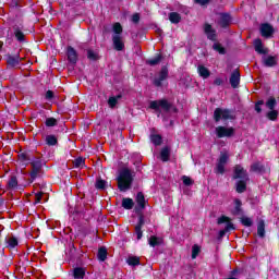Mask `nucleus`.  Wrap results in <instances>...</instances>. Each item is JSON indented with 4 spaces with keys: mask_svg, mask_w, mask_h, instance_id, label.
Segmentation results:
<instances>
[{
    "mask_svg": "<svg viewBox=\"0 0 279 279\" xmlns=\"http://www.w3.org/2000/svg\"><path fill=\"white\" fill-rule=\"evenodd\" d=\"M232 180H236L235 191L238 193L241 194L247 191V183L250 182V173L243 166L235 165L233 167Z\"/></svg>",
    "mask_w": 279,
    "mask_h": 279,
    "instance_id": "f257e3e1",
    "label": "nucleus"
},
{
    "mask_svg": "<svg viewBox=\"0 0 279 279\" xmlns=\"http://www.w3.org/2000/svg\"><path fill=\"white\" fill-rule=\"evenodd\" d=\"M116 180L118 182V189L121 193L130 191V189H132V184L134 183V175H132V170L129 168H123L120 170Z\"/></svg>",
    "mask_w": 279,
    "mask_h": 279,
    "instance_id": "f03ea898",
    "label": "nucleus"
},
{
    "mask_svg": "<svg viewBox=\"0 0 279 279\" xmlns=\"http://www.w3.org/2000/svg\"><path fill=\"white\" fill-rule=\"evenodd\" d=\"M47 165L43 161L40 157H34L31 162V171H29V182H36L37 178H43L45 175V170L43 169Z\"/></svg>",
    "mask_w": 279,
    "mask_h": 279,
    "instance_id": "7ed1b4c3",
    "label": "nucleus"
},
{
    "mask_svg": "<svg viewBox=\"0 0 279 279\" xmlns=\"http://www.w3.org/2000/svg\"><path fill=\"white\" fill-rule=\"evenodd\" d=\"M150 110H155V112H171V102L167 100L166 98L159 99V100H153L149 104Z\"/></svg>",
    "mask_w": 279,
    "mask_h": 279,
    "instance_id": "20e7f679",
    "label": "nucleus"
},
{
    "mask_svg": "<svg viewBox=\"0 0 279 279\" xmlns=\"http://www.w3.org/2000/svg\"><path fill=\"white\" fill-rule=\"evenodd\" d=\"M232 110L231 109H222V108H216L214 111V121L216 123H219V121H221V119L223 121H234V119H236V117L234 114H232Z\"/></svg>",
    "mask_w": 279,
    "mask_h": 279,
    "instance_id": "39448f33",
    "label": "nucleus"
},
{
    "mask_svg": "<svg viewBox=\"0 0 279 279\" xmlns=\"http://www.w3.org/2000/svg\"><path fill=\"white\" fill-rule=\"evenodd\" d=\"M266 108H268V111L266 113V118L268 119V121H278V110H276V106H278V100H276V97L270 96L266 104H265Z\"/></svg>",
    "mask_w": 279,
    "mask_h": 279,
    "instance_id": "423d86ee",
    "label": "nucleus"
},
{
    "mask_svg": "<svg viewBox=\"0 0 279 279\" xmlns=\"http://www.w3.org/2000/svg\"><path fill=\"white\" fill-rule=\"evenodd\" d=\"M218 226H221L223 223H227L225 229L220 230L218 233L219 239H223L226 236V232H230V230H236V227H234V223H232V219L230 217L222 215L217 219Z\"/></svg>",
    "mask_w": 279,
    "mask_h": 279,
    "instance_id": "0eeeda50",
    "label": "nucleus"
},
{
    "mask_svg": "<svg viewBox=\"0 0 279 279\" xmlns=\"http://www.w3.org/2000/svg\"><path fill=\"white\" fill-rule=\"evenodd\" d=\"M4 60L7 63V69H21V53L16 52L15 54L7 53L4 54Z\"/></svg>",
    "mask_w": 279,
    "mask_h": 279,
    "instance_id": "6e6552de",
    "label": "nucleus"
},
{
    "mask_svg": "<svg viewBox=\"0 0 279 279\" xmlns=\"http://www.w3.org/2000/svg\"><path fill=\"white\" fill-rule=\"evenodd\" d=\"M235 130L233 126L226 128V126H217L216 128V136L217 138H232L234 136Z\"/></svg>",
    "mask_w": 279,
    "mask_h": 279,
    "instance_id": "1a4fd4ad",
    "label": "nucleus"
},
{
    "mask_svg": "<svg viewBox=\"0 0 279 279\" xmlns=\"http://www.w3.org/2000/svg\"><path fill=\"white\" fill-rule=\"evenodd\" d=\"M168 77H169V68L163 65V66H161L159 76L155 77L153 81L154 86H156L157 88H161L162 82H165V80H168Z\"/></svg>",
    "mask_w": 279,
    "mask_h": 279,
    "instance_id": "9d476101",
    "label": "nucleus"
},
{
    "mask_svg": "<svg viewBox=\"0 0 279 279\" xmlns=\"http://www.w3.org/2000/svg\"><path fill=\"white\" fill-rule=\"evenodd\" d=\"M143 226H145V215L143 213L138 214V221L135 226V234L137 236V241L143 239Z\"/></svg>",
    "mask_w": 279,
    "mask_h": 279,
    "instance_id": "9b49d317",
    "label": "nucleus"
},
{
    "mask_svg": "<svg viewBox=\"0 0 279 279\" xmlns=\"http://www.w3.org/2000/svg\"><path fill=\"white\" fill-rule=\"evenodd\" d=\"M204 34L207 36L208 40H211V43H217V31L213 28V25L209 23H205Z\"/></svg>",
    "mask_w": 279,
    "mask_h": 279,
    "instance_id": "f8f14e48",
    "label": "nucleus"
},
{
    "mask_svg": "<svg viewBox=\"0 0 279 279\" xmlns=\"http://www.w3.org/2000/svg\"><path fill=\"white\" fill-rule=\"evenodd\" d=\"M260 35L263 38H271L274 36V26L269 23H264L260 25L259 28Z\"/></svg>",
    "mask_w": 279,
    "mask_h": 279,
    "instance_id": "ddd939ff",
    "label": "nucleus"
},
{
    "mask_svg": "<svg viewBox=\"0 0 279 279\" xmlns=\"http://www.w3.org/2000/svg\"><path fill=\"white\" fill-rule=\"evenodd\" d=\"M112 43L114 51H123L125 49V43L121 35H112Z\"/></svg>",
    "mask_w": 279,
    "mask_h": 279,
    "instance_id": "4468645a",
    "label": "nucleus"
},
{
    "mask_svg": "<svg viewBox=\"0 0 279 279\" xmlns=\"http://www.w3.org/2000/svg\"><path fill=\"white\" fill-rule=\"evenodd\" d=\"M17 160L22 167H27V165H32V160H34V158H32V154L24 151L17 155Z\"/></svg>",
    "mask_w": 279,
    "mask_h": 279,
    "instance_id": "2eb2a0df",
    "label": "nucleus"
},
{
    "mask_svg": "<svg viewBox=\"0 0 279 279\" xmlns=\"http://www.w3.org/2000/svg\"><path fill=\"white\" fill-rule=\"evenodd\" d=\"M231 23L232 15H230V13H220L219 25L220 27H222V29H227V27H230Z\"/></svg>",
    "mask_w": 279,
    "mask_h": 279,
    "instance_id": "dca6fc26",
    "label": "nucleus"
},
{
    "mask_svg": "<svg viewBox=\"0 0 279 279\" xmlns=\"http://www.w3.org/2000/svg\"><path fill=\"white\" fill-rule=\"evenodd\" d=\"M229 82L231 84V87L239 88V84H241V72H239V69L234 70L231 73Z\"/></svg>",
    "mask_w": 279,
    "mask_h": 279,
    "instance_id": "f3484780",
    "label": "nucleus"
},
{
    "mask_svg": "<svg viewBox=\"0 0 279 279\" xmlns=\"http://www.w3.org/2000/svg\"><path fill=\"white\" fill-rule=\"evenodd\" d=\"M13 34L15 37V40H17V43H27V40L25 39V33L23 32V28L19 25H14L13 26Z\"/></svg>",
    "mask_w": 279,
    "mask_h": 279,
    "instance_id": "a211bd4d",
    "label": "nucleus"
},
{
    "mask_svg": "<svg viewBox=\"0 0 279 279\" xmlns=\"http://www.w3.org/2000/svg\"><path fill=\"white\" fill-rule=\"evenodd\" d=\"M4 247L8 250H16L19 247V238L11 235L4 239Z\"/></svg>",
    "mask_w": 279,
    "mask_h": 279,
    "instance_id": "6ab92c4d",
    "label": "nucleus"
},
{
    "mask_svg": "<svg viewBox=\"0 0 279 279\" xmlns=\"http://www.w3.org/2000/svg\"><path fill=\"white\" fill-rule=\"evenodd\" d=\"M253 45L256 53H259V56H267L268 50L263 48V40L260 38H256Z\"/></svg>",
    "mask_w": 279,
    "mask_h": 279,
    "instance_id": "aec40b11",
    "label": "nucleus"
},
{
    "mask_svg": "<svg viewBox=\"0 0 279 279\" xmlns=\"http://www.w3.org/2000/svg\"><path fill=\"white\" fill-rule=\"evenodd\" d=\"M66 56L71 64H77V50H75V48L69 46L66 50Z\"/></svg>",
    "mask_w": 279,
    "mask_h": 279,
    "instance_id": "412c9836",
    "label": "nucleus"
},
{
    "mask_svg": "<svg viewBox=\"0 0 279 279\" xmlns=\"http://www.w3.org/2000/svg\"><path fill=\"white\" fill-rule=\"evenodd\" d=\"M263 62H264V66H267V68L278 66V57L268 56L267 58L264 59Z\"/></svg>",
    "mask_w": 279,
    "mask_h": 279,
    "instance_id": "4be33fe9",
    "label": "nucleus"
},
{
    "mask_svg": "<svg viewBox=\"0 0 279 279\" xmlns=\"http://www.w3.org/2000/svg\"><path fill=\"white\" fill-rule=\"evenodd\" d=\"M135 202L137 206L141 208V210H145L147 201H145V194H143V192H138L136 194Z\"/></svg>",
    "mask_w": 279,
    "mask_h": 279,
    "instance_id": "5701e85b",
    "label": "nucleus"
},
{
    "mask_svg": "<svg viewBox=\"0 0 279 279\" xmlns=\"http://www.w3.org/2000/svg\"><path fill=\"white\" fill-rule=\"evenodd\" d=\"M85 277H86V268L75 267L73 269V278L74 279H84Z\"/></svg>",
    "mask_w": 279,
    "mask_h": 279,
    "instance_id": "b1692460",
    "label": "nucleus"
},
{
    "mask_svg": "<svg viewBox=\"0 0 279 279\" xmlns=\"http://www.w3.org/2000/svg\"><path fill=\"white\" fill-rule=\"evenodd\" d=\"M170 157H171V148H169V146H165L160 151V158L162 162H169Z\"/></svg>",
    "mask_w": 279,
    "mask_h": 279,
    "instance_id": "393cba45",
    "label": "nucleus"
},
{
    "mask_svg": "<svg viewBox=\"0 0 279 279\" xmlns=\"http://www.w3.org/2000/svg\"><path fill=\"white\" fill-rule=\"evenodd\" d=\"M197 71L198 75L203 77V80H208L210 77V70L205 65H198Z\"/></svg>",
    "mask_w": 279,
    "mask_h": 279,
    "instance_id": "a878e982",
    "label": "nucleus"
},
{
    "mask_svg": "<svg viewBox=\"0 0 279 279\" xmlns=\"http://www.w3.org/2000/svg\"><path fill=\"white\" fill-rule=\"evenodd\" d=\"M97 258L101 263L106 262V259L108 258V248H106V246H101L98 248Z\"/></svg>",
    "mask_w": 279,
    "mask_h": 279,
    "instance_id": "bb28decb",
    "label": "nucleus"
},
{
    "mask_svg": "<svg viewBox=\"0 0 279 279\" xmlns=\"http://www.w3.org/2000/svg\"><path fill=\"white\" fill-rule=\"evenodd\" d=\"M234 204H235V207L232 211V215H234V216L243 215V208H242L243 203L241 202V199L235 198Z\"/></svg>",
    "mask_w": 279,
    "mask_h": 279,
    "instance_id": "cd10ccee",
    "label": "nucleus"
},
{
    "mask_svg": "<svg viewBox=\"0 0 279 279\" xmlns=\"http://www.w3.org/2000/svg\"><path fill=\"white\" fill-rule=\"evenodd\" d=\"M95 189H97V191H106V189H108V181L98 178L95 183Z\"/></svg>",
    "mask_w": 279,
    "mask_h": 279,
    "instance_id": "c85d7f7f",
    "label": "nucleus"
},
{
    "mask_svg": "<svg viewBox=\"0 0 279 279\" xmlns=\"http://www.w3.org/2000/svg\"><path fill=\"white\" fill-rule=\"evenodd\" d=\"M169 21L173 25H178V23H180V21H182V15H180V13H178V12H170L169 13Z\"/></svg>",
    "mask_w": 279,
    "mask_h": 279,
    "instance_id": "c756f323",
    "label": "nucleus"
},
{
    "mask_svg": "<svg viewBox=\"0 0 279 279\" xmlns=\"http://www.w3.org/2000/svg\"><path fill=\"white\" fill-rule=\"evenodd\" d=\"M45 141L48 147H56L58 145V137L53 134L47 135Z\"/></svg>",
    "mask_w": 279,
    "mask_h": 279,
    "instance_id": "7c9ffc66",
    "label": "nucleus"
},
{
    "mask_svg": "<svg viewBox=\"0 0 279 279\" xmlns=\"http://www.w3.org/2000/svg\"><path fill=\"white\" fill-rule=\"evenodd\" d=\"M159 62H162V56L160 53H157L153 59L146 60V64H148V66H156Z\"/></svg>",
    "mask_w": 279,
    "mask_h": 279,
    "instance_id": "2f4dec72",
    "label": "nucleus"
},
{
    "mask_svg": "<svg viewBox=\"0 0 279 279\" xmlns=\"http://www.w3.org/2000/svg\"><path fill=\"white\" fill-rule=\"evenodd\" d=\"M150 143H153V145H155V147H159V145H162V135L150 134Z\"/></svg>",
    "mask_w": 279,
    "mask_h": 279,
    "instance_id": "473e14b6",
    "label": "nucleus"
},
{
    "mask_svg": "<svg viewBox=\"0 0 279 279\" xmlns=\"http://www.w3.org/2000/svg\"><path fill=\"white\" fill-rule=\"evenodd\" d=\"M122 208H124V210H132L134 208V199L122 198Z\"/></svg>",
    "mask_w": 279,
    "mask_h": 279,
    "instance_id": "72a5a7b5",
    "label": "nucleus"
},
{
    "mask_svg": "<svg viewBox=\"0 0 279 279\" xmlns=\"http://www.w3.org/2000/svg\"><path fill=\"white\" fill-rule=\"evenodd\" d=\"M257 235L259 239H265V220H259L257 223Z\"/></svg>",
    "mask_w": 279,
    "mask_h": 279,
    "instance_id": "f704fd0d",
    "label": "nucleus"
},
{
    "mask_svg": "<svg viewBox=\"0 0 279 279\" xmlns=\"http://www.w3.org/2000/svg\"><path fill=\"white\" fill-rule=\"evenodd\" d=\"M161 243L160 238L156 235H150L148 239V245H150V247H158V245H161Z\"/></svg>",
    "mask_w": 279,
    "mask_h": 279,
    "instance_id": "c9c22d12",
    "label": "nucleus"
},
{
    "mask_svg": "<svg viewBox=\"0 0 279 279\" xmlns=\"http://www.w3.org/2000/svg\"><path fill=\"white\" fill-rule=\"evenodd\" d=\"M251 171L254 173H263V171H265V167L260 162H254L251 166Z\"/></svg>",
    "mask_w": 279,
    "mask_h": 279,
    "instance_id": "e433bc0d",
    "label": "nucleus"
},
{
    "mask_svg": "<svg viewBox=\"0 0 279 279\" xmlns=\"http://www.w3.org/2000/svg\"><path fill=\"white\" fill-rule=\"evenodd\" d=\"M128 265L131 267H136L141 265V258L138 256H131L128 258Z\"/></svg>",
    "mask_w": 279,
    "mask_h": 279,
    "instance_id": "4c0bfd02",
    "label": "nucleus"
},
{
    "mask_svg": "<svg viewBox=\"0 0 279 279\" xmlns=\"http://www.w3.org/2000/svg\"><path fill=\"white\" fill-rule=\"evenodd\" d=\"M113 36H121V34H123V26L121 23L117 22L113 24Z\"/></svg>",
    "mask_w": 279,
    "mask_h": 279,
    "instance_id": "58836bf2",
    "label": "nucleus"
},
{
    "mask_svg": "<svg viewBox=\"0 0 279 279\" xmlns=\"http://www.w3.org/2000/svg\"><path fill=\"white\" fill-rule=\"evenodd\" d=\"M213 49H214V51L219 52L220 56H226V49L221 46L220 43H215L213 45Z\"/></svg>",
    "mask_w": 279,
    "mask_h": 279,
    "instance_id": "ea45409f",
    "label": "nucleus"
},
{
    "mask_svg": "<svg viewBox=\"0 0 279 279\" xmlns=\"http://www.w3.org/2000/svg\"><path fill=\"white\" fill-rule=\"evenodd\" d=\"M87 58H88L92 62H97V60H99V54H97L94 50L88 49V50H87Z\"/></svg>",
    "mask_w": 279,
    "mask_h": 279,
    "instance_id": "a19ab883",
    "label": "nucleus"
},
{
    "mask_svg": "<svg viewBox=\"0 0 279 279\" xmlns=\"http://www.w3.org/2000/svg\"><path fill=\"white\" fill-rule=\"evenodd\" d=\"M199 252H202V247H199V245L194 244L192 246V259L195 260V258H197V256H199Z\"/></svg>",
    "mask_w": 279,
    "mask_h": 279,
    "instance_id": "79ce46f5",
    "label": "nucleus"
},
{
    "mask_svg": "<svg viewBox=\"0 0 279 279\" xmlns=\"http://www.w3.org/2000/svg\"><path fill=\"white\" fill-rule=\"evenodd\" d=\"M46 128H56L58 120L56 118H47L45 122Z\"/></svg>",
    "mask_w": 279,
    "mask_h": 279,
    "instance_id": "37998d69",
    "label": "nucleus"
},
{
    "mask_svg": "<svg viewBox=\"0 0 279 279\" xmlns=\"http://www.w3.org/2000/svg\"><path fill=\"white\" fill-rule=\"evenodd\" d=\"M9 189H16L19 186V179H16V175L11 177V179L8 182Z\"/></svg>",
    "mask_w": 279,
    "mask_h": 279,
    "instance_id": "c03bdc74",
    "label": "nucleus"
},
{
    "mask_svg": "<svg viewBox=\"0 0 279 279\" xmlns=\"http://www.w3.org/2000/svg\"><path fill=\"white\" fill-rule=\"evenodd\" d=\"M241 223H242V226H245V228H252V226L254 225V221H252V218L242 217Z\"/></svg>",
    "mask_w": 279,
    "mask_h": 279,
    "instance_id": "a18cd8bd",
    "label": "nucleus"
},
{
    "mask_svg": "<svg viewBox=\"0 0 279 279\" xmlns=\"http://www.w3.org/2000/svg\"><path fill=\"white\" fill-rule=\"evenodd\" d=\"M215 173H219L220 175H223V173H226V165L218 162L216 165Z\"/></svg>",
    "mask_w": 279,
    "mask_h": 279,
    "instance_id": "49530a36",
    "label": "nucleus"
},
{
    "mask_svg": "<svg viewBox=\"0 0 279 279\" xmlns=\"http://www.w3.org/2000/svg\"><path fill=\"white\" fill-rule=\"evenodd\" d=\"M181 180H182L184 186H193V184H194V181H193V179H191V177L183 175L181 178Z\"/></svg>",
    "mask_w": 279,
    "mask_h": 279,
    "instance_id": "de8ad7c7",
    "label": "nucleus"
},
{
    "mask_svg": "<svg viewBox=\"0 0 279 279\" xmlns=\"http://www.w3.org/2000/svg\"><path fill=\"white\" fill-rule=\"evenodd\" d=\"M260 106H265V100H258L255 102V112H257V114L263 112V108Z\"/></svg>",
    "mask_w": 279,
    "mask_h": 279,
    "instance_id": "09e8293b",
    "label": "nucleus"
},
{
    "mask_svg": "<svg viewBox=\"0 0 279 279\" xmlns=\"http://www.w3.org/2000/svg\"><path fill=\"white\" fill-rule=\"evenodd\" d=\"M85 162H86V160H85L84 158L78 157V158H76V159L74 160V167H75L76 169H80V167H84Z\"/></svg>",
    "mask_w": 279,
    "mask_h": 279,
    "instance_id": "8fccbe9b",
    "label": "nucleus"
},
{
    "mask_svg": "<svg viewBox=\"0 0 279 279\" xmlns=\"http://www.w3.org/2000/svg\"><path fill=\"white\" fill-rule=\"evenodd\" d=\"M228 158H229L228 154L221 153L220 157L218 159V163H220V165H228Z\"/></svg>",
    "mask_w": 279,
    "mask_h": 279,
    "instance_id": "3c124183",
    "label": "nucleus"
},
{
    "mask_svg": "<svg viewBox=\"0 0 279 279\" xmlns=\"http://www.w3.org/2000/svg\"><path fill=\"white\" fill-rule=\"evenodd\" d=\"M117 104H119V100H117V98H114V96L109 97V99H108L109 108H116Z\"/></svg>",
    "mask_w": 279,
    "mask_h": 279,
    "instance_id": "603ef678",
    "label": "nucleus"
},
{
    "mask_svg": "<svg viewBox=\"0 0 279 279\" xmlns=\"http://www.w3.org/2000/svg\"><path fill=\"white\" fill-rule=\"evenodd\" d=\"M43 195L44 193L43 192H37L35 194V202H34V205L36 206V204H40V202H43Z\"/></svg>",
    "mask_w": 279,
    "mask_h": 279,
    "instance_id": "864d4df0",
    "label": "nucleus"
},
{
    "mask_svg": "<svg viewBox=\"0 0 279 279\" xmlns=\"http://www.w3.org/2000/svg\"><path fill=\"white\" fill-rule=\"evenodd\" d=\"M45 97H46L47 101H51V99H53L56 97V94H53V90L48 89L46 92V96Z\"/></svg>",
    "mask_w": 279,
    "mask_h": 279,
    "instance_id": "5fc2aeb1",
    "label": "nucleus"
},
{
    "mask_svg": "<svg viewBox=\"0 0 279 279\" xmlns=\"http://www.w3.org/2000/svg\"><path fill=\"white\" fill-rule=\"evenodd\" d=\"M132 22H133L135 25L138 24V23H141V14L134 13V14L132 15Z\"/></svg>",
    "mask_w": 279,
    "mask_h": 279,
    "instance_id": "6e6d98bb",
    "label": "nucleus"
},
{
    "mask_svg": "<svg viewBox=\"0 0 279 279\" xmlns=\"http://www.w3.org/2000/svg\"><path fill=\"white\" fill-rule=\"evenodd\" d=\"M194 3H196V5H208V3H210V0H194Z\"/></svg>",
    "mask_w": 279,
    "mask_h": 279,
    "instance_id": "4d7b16f0",
    "label": "nucleus"
},
{
    "mask_svg": "<svg viewBox=\"0 0 279 279\" xmlns=\"http://www.w3.org/2000/svg\"><path fill=\"white\" fill-rule=\"evenodd\" d=\"M245 271V268H235L231 271V276H236L238 274H243Z\"/></svg>",
    "mask_w": 279,
    "mask_h": 279,
    "instance_id": "13d9d810",
    "label": "nucleus"
},
{
    "mask_svg": "<svg viewBox=\"0 0 279 279\" xmlns=\"http://www.w3.org/2000/svg\"><path fill=\"white\" fill-rule=\"evenodd\" d=\"M221 84H223V80H221V77H216L214 81V85L221 86Z\"/></svg>",
    "mask_w": 279,
    "mask_h": 279,
    "instance_id": "bf43d9fd",
    "label": "nucleus"
},
{
    "mask_svg": "<svg viewBox=\"0 0 279 279\" xmlns=\"http://www.w3.org/2000/svg\"><path fill=\"white\" fill-rule=\"evenodd\" d=\"M172 112H174V114H177L178 112V107H175L173 104H171V110Z\"/></svg>",
    "mask_w": 279,
    "mask_h": 279,
    "instance_id": "052dcab7",
    "label": "nucleus"
},
{
    "mask_svg": "<svg viewBox=\"0 0 279 279\" xmlns=\"http://www.w3.org/2000/svg\"><path fill=\"white\" fill-rule=\"evenodd\" d=\"M5 229V227H3V225H0V238H1V232H2V230H4Z\"/></svg>",
    "mask_w": 279,
    "mask_h": 279,
    "instance_id": "680f3d73",
    "label": "nucleus"
},
{
    "mask_svg": "<svg viewBox=\"0 0 279 279\" xmlns=\"http://www.w3.org/2000/svg\"><path fill=\"white\" fill-rule=\"evenodd\" d=\"M116 99H117V101H119V99H121V95H117V96H113Z\"/></svg>",
    "mask_w": 279,
    "mask_h": 279,
    "instance_id": "e2e57ef3",
    "label": "nucleus"
},
{
    "mask_svg": "<svg viewBox=\"0 0 279 279\" xmlns=\"http://www.w3.org/2000/svg\"><path fill=\"white\" fill-rule=\"evenodd\" d=\"M3 49V41H0V51Z\"/></svg>",
    "mask_w": 279,
    "mask_h": 279,
    "instance_id": "0e129e2a",
    "label": "nucleus"
},
{
    "mask_svg": "<svg viewBox=\"0 0 279 279\" xmlns=\"http://www.w3.org/2000/svg\"><path fill=\"white\" fill-rule=\"evenodd\" d=\"M0 202H1V204H3V199L2 198L0 199Z\"/></svg>",
    "mask_w": 279,
    "mask_h": 279,
    "instance_id": "69168bd1",
    "label": "nucleus"
},
{
    "mask_svg": "<svg viewBox=\"0 0 279 279\" xmlns=\"http://www.w3.org/2000/svg\"><path fill=\"white\" fill-rule=\"evenodd\" d=\"M15 5H19V2H15Z\"/></svg>",
    "mask_w": 279,
    "mask_h": 279,
    "instance_id": "338daca9",
    "label": "nucleus"
}]
</instances>
